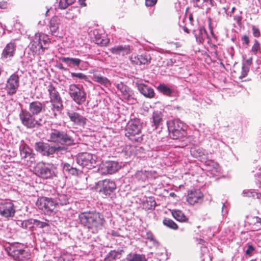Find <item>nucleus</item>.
Segmentation results:
<instances>
[{"label": "nucleus", "instance_id": "nucleus-1", "mask_svg": "<svg viewBox=\"0 0 261 261\" xmlns=\"http://www.w3.org/2000/svg\"><path fill=\"white\" fill-rule=\"evenodd\" d=\"M78 218L80 223L92 233H97L102 230L106 223L103 215L95 210L82 212Z\"/></svg>", "mask_w": 261, "mask_h": 261}, {"label": "nucleus", "instance_id": "nucleus-2", "mask_svg": "<svg viewBox=\"0 0 261 261\" xmlns=\"http://www.w3.org/2000/svg\"><path fill=\"white\" fill-rule=\"evenodd\" d=\"M47 92L51 103V109L48 110L49 113L47 115L51 118H57L58 115L56 111L61 112L63 109L62 98L56 88L51 83L47 87Z\"/></svg>", "mask_w": 261, "mask_h": 261}, {"label": "nucleus", "instance_id": "nucleus-3", "mask_svg": "<svg viewBox=\"0 0 261 261\" xmlns=\"http://www.w3.org/2000/svg\"><path fill=\"white\" fill-rule=\"evenodd\" d=\"M141 129L142 125L138 119L131 120L125 128V135L132 142L141 143L143 140Z\"/></svg>", "mask_w": 261, "mask_h": 261}, {"label": "nucleus", "instance_id": "nucleus-4", "mask_svg": "<svg viewBox=\"0 0 261 261\" xmlns=\"http://www.w3.org/2000/svg\"><path fill=\"white\" fill-rule=\"evenodd\" d=\"M48 141L62 146H70L74 144L73 138L64 131H60L56 129L51 130L49 133Z\"/></svg>", "mask_w": 261, "mask_h": 261}, {"label": "nucleus", "instance_id": "nucleus-5", "mask_svg": "<svg viewBox=\"0 0 261 261\" xmlns=\"http://www.w3.org/2000/svg\"><path fill=\"white\" fill-rule=\"evenodd\" d=\"M35 115L26 109H21L19 117L23 125L27 128H39L42 124L34 117Z\"/></svg>", "mask_w": 261, "mask_h": 261}, {"label": "nucleus", "instance_id": "nucleus-6", "mask_svg": "<svg viewBox=\"0 0 261 261\" xmlns=\"http://www.w3.org/2000/svg\"><path fill=\"white\" fill-rule=\"evenodd\" d=\"M168 129L173 139H178L185 136L186 126L179 119H174L168 123Z\"/></svg>", "mask_w": 261, "mask_h": 261}, {"label": "nucleus", "instance_id": "nucleus-7", "mask_svg": "<svg viewBox=\"0 0 261 261\" xmlns=\"http://www.w3.org/2000/svg\"><path fill=\"white\" fill-rule=\"evenodd\" d=\"M36 150L42 155L49 156L54 154L56 152L66 151L67 148L65 146H50L49 144L44 142H37L35 144Z\"/></svg>", "mask_w": 261, "mask_h": 261}, {"label": "nucleus", "instance_id": "nucleus-8", "mask_svg": "<svg viewBox=\"0 0 261 261\" xmlns=\"http://www.w3.org/2000/svg\"><path fill=\"white\" fill-rule=\"evenodd\" d=\"M69 94L73 100L77 105H81L86 100V93L76 84H71L69 87Z\"/></svg>", "mask_w": 261, "mask_h": 261}, {"label": "nucleus", "instance_id": "nucleus-9", "mask_svg": "<svg viewBox=\"0 0 261 261\" xmlns=\"http://www.w3.org/2000/svg\"><path fill=\"white\" fill-rule=\"evenodd\" d=\"M36 204L39 210L43 211L45 214L48 215H50L53 213L56 205L52 199L45 197L39 198Z\"/></svg>", "mask_w": 261, "mask_h": 261}, {"label": "nucleus", "instance_id": "nucleus-10", "mask_svg": "<svg viewBox=\"0 0 261 261\" xmlns=\"http://www.w3.org/2000/svg\"><path fill=\"white\" fill-rule=\"evenodd\" d=\"M34 172L37 176L43 179H50L55 176L52 169L43 162L37 164L34 168Z\"/></svg>", "mask_w": 261, "mask_h": 261}, {"label": "nucleus", "instance_id": "nucleus-11", "mask_svg": "<svg viewBox=\"0 0 261 261\" xmlns=\"http://www.w3.org/2000/svg\"><path fill=\"white\" fill-rule=\"evenodd\" d=\"M76 163L87 169H91L95 167L96 161L92 154L88 152L79 153L76 158Z\"/></svg>", "mask_w": 261, "mask_h": 261}, {"label": "nucleus", "instance_id": "nucleus-12", "mask_svg": "<svg viewBox=\"0 0 261 261\" xmlns=\"http://www.w3.org/2000/svg\"><path fill=\"white\" fill-rule=\"evenodd\" d=\"M19 86V77L16 73L12 74L7 80L6 85L7 93L9 95H13L16 93Z\"/></svg>", "mask_w": 261, "mask_h": 261}, {"label": "nucleus", "instance_id": "nucleus-13", "mask_svg": "<svg viewBox=\"0 0 261 261\" xmlns=\"http://www.w3.org/2000/svg\"><path fill=\"white\" fill-rule=\"evenodd\" d=\"M203 194L199 189H193L188 191L186 200L190 205L202 203L203 201Z\"/></svg>", "mask_w": 261, "mask_h": 261}, {"label": "nucleus", "instance_id": "nucleus-14", "mask_svg": "<svg viewBox=\"0 0 261 261\" xmlns=\"http://www.w3.org/2000/svg\"><path fill=\"white\" fill-rule=\"evenodd\" d=\"M70 121L75 127H84L86 124L88 119L79 113L74 111H68L67 112Z\"/></svg>", "mask_w": 261, "mask_h": 261}, {"label": "nucleus", "instance_id": "nucleus-15", "mask_svg": "<svg viewBox=\"0 0 261 261\" xmlns=\"http://www.w3.org/2000/svg\"><path fill=\"white\" fill-rule=\"evenodd\" d=\"M120 167L117 162L107 161L101 164L99 170L102 174H112L117 172Z\"/></svg>", "mask_w": 261, "mask_h": 261}, {"label": "nucleus", "instance_id": "nucleus-16", "mask_svg": "<svg viewBox=\"0 0 261 261\" xmlns=\"http://www.w3.org/2000/svg\"><path fill=\"white\" fill-rule=\"evenodd\" d=\"M15 213L14 204L10 201H3L0 203V215L4 217H12Z\"/></svg>", "mask_w": 261, "mask_h": 261}, {"label": "nucleus", "instance_id": "nucleus-17", "mask_svg": "<svg viewBox=\"0 0 261 261\" xmlns=\"http://www.w3.org/2000/svg\"><path fill=\"white\" fill-rule=\"evenodd\" d=\"M13 258L19 261H28L30 258L31 254L30 252L24 249H15L13 246L10 248L9 252Z\"/></svg>", "mask_w": 261, "mask_h": 261}, {"label": "nucleus", "instance_id": "nucleus-18", "mask_svg": "<svg viewBox=\"0 0 261 261\" xmlns=\"http://www.w3.org/2000/svg\"><path fill=\"white\" fill-rule=\"evenodd\" d=\"M48 48L47 46H43L40 38L32 41L30 44V50L33 52L34 56L43 55L45 49Z\"/></svg>", "mask_w": 261, "mask_h": 261}, {"label": "nucleus", "instance_id": "nucleus-19", "mask_svg": "<svg viewBox=\"0 0 261 261\" xmlns=\"http://www.w3.org/2000/svg\"><path fill=\"white\" fill-rule=\"evenodd\" d=\"M116 188V186L114 181L106 179L102 181V187L100 192L107 196L113 192Z\"/></svg>", "mask_w": 261, "mask_h": 261}, {"label": "nucleus", "instance_id": "nucleus-20", "mask_svg": "<svg viewBox=\"0 0 261 261\" xmlns=\"http://www.w3.org/2000/svg\"><path fill=\"white\" fill-rule=\"evenodd\" d=\"M16 50V45L14 43L10 42L5 47L2 54L4 59L10 60L14 56Z\"/></svg>", "mask_w": 261, "mask_h": 261}, {"label": "nucleus", "instance_id": "nucleus-21", "mask_svg": "<svg viewBox=\"0 0 261 261\" xmlns=\"http://www.w3.org/2000/svg\"><path fill=\"white\" fill-rule=\"evenodd\" d=\"M110 50L113 54L124 56L130 54V47L129 45H119L112 47Z\"/></svg>", "mask_w": 261, "mask_h": 261}, {"label": "nucleus", "instance_id": "nucleus-22", "mask_svg": "<svg viewBox=\"0 0 261 261\" xmlns=\"http://www.w3.org/2000/svg\"><path fill=\"white\" fill-rule=\"evenodd\" d=\"M137 88L140 93L145 97L149 98L154 97L155 93L153 89L144 84H137Z\"/></svg>", "mask_w": 261, "mask_h": 261}, {"label": "nucleus", "instance_id": "nucleus-23", "mask_svg": "<svg viewBox=\"0 0 261 261\" xmlns=\"http://www.w3.org/2000/svg\"><path fill=\"white\" fill-rule=\"evenodd\" d=\"M45 105L39 101H34L29 105V112L35 115H38L45 110Z\"/></svg>", "mask_w": 261, "mask_h": 261}, {"label": "nucleus", "instance_id": "nucleus-24", "mask_svg": "<svg viewBox=\"0 0 261 261\" xmlns=\"http://www.w3.org/2000/svg\"><path fill=\"white\" fill-rule=\"evenodd\" d=\"M124 253L123 249L118 250H111L106 256L103 261H114L117 259H120L122 254Z\"/></svg>", "mask_w": 261, "mask_h": 261}, {"label": "nucleus", "instance_id": "nucleus-25", "mask_svg": "<svg viewBox=\"0 0 261 261\" xmlns=\"http://www.w3.org/2000/svg\"><path fill=\"white\" fill-rule=\"evenodd\" d=\"M150 57L146 55H137L130 58L131 62L137 65H145L150 62Z\"/></svg>", "mask_w": 261, "mask_h": 261}, {"label": "nucleus", "instance_id": "nucleus-26", "mask_svg": "<svg viewBox=\"0 0 261 261\" xmlns=\"http://www.w3.org/2000/svg\"><path fill=\"white\" fill-rule=\"evenodd\" d=\"M196 40L199 43H203L205 38L207 36V33L204 28L200 27L194 31Z\"/></svg>", "mask_w": 261, "mask_h": 261}, {"label": "nucleus", "instance_id": "nucleus-27", "mask_svg": "<svg viewBox=\"0 0 261 261\" xmlns=\"http://www.w3.org/2000/svg\"><path fill=\"white\" fill-rule=\"evenodd\" d=\"M92 80H93V81L106 87L111 85V83L110 81L108 79V78L102 76L101 75L97 73V72H94L93 73Z\"/></svg>", "mask_w": 261, "mask_h": 261}, {"label": "nucleus", "instance_id": "nucleus-28", "mask_svg": "<svg viewBox=\"0 0 261 261\" xmlns=\"http://www.w3.org/2000/svg\"><path fill=\"white\" fill-rule=\"evenodd\" d=\"M60 60L70 67H79L82 62V60L78 58L61 57L60 58Z\"/></svg>", "mask_w": 261, "mask_h": 261}, {"label": "nucleus", "instance_id": "nucleus-29", "mask_svg": "<svg viewBox=\"0 0 261 261\" xmlns=\"http://www.w3.org/2000/svg\"><path fill=\"white\" fill-rule=\"evenodd\" d=\"M60 24V19L57 16H53L49 21V28L52 34L57 32Z\"/></svg>", "mask_w": 261, "mask_h": 261}, {"label": "nucleus", "instance_id": "nucleus-30", "mask_svg": "<svg viewBox=\"0 0 261 261\" xmlns=\"http://www.w3.org/2000/svg\"><path fill=\"white\" fill-rule=\"evenodd\" d=\"M80 9L78 7H73L68 9L65 13L64 17L68 20H71L76 18L80 13Z\"/></svg>", "mask_w": 261, "mask_h": 261}, {"label": "nucleus", "instance_id": "nucleus-31", "mask_svg": "<svg viewBox=\"0 0 261 261\" xmlns=\"http://www.w3.org/2000/svg\"><path fill=\"white\" fill-rule=\"evenodd\" d=\"M126 261H147V258L144 254L134 253L127 255Z\"/></svg>", "mask_w": 261, "mask_h": 261}, {"label": "nucleus", "instance_id": "nucleus-32", "mask_svg": "<svg viewBox=\"0 0 261 261\" xmlns=\"http://www.w3.org/2000/svg\"><path fill=\"white\" fill-rule=\"evenodd\" d=\"M172 215L177 221L180 222H187L189 219L180 210H174L172 212Z\"/></svg>", "mask_w": 261, "mask_h": 261}, {"label": "nucleus", "instance_id": "nucleus-33", "mask_svg": "<svg viewBox=\"0 0 261 261\" xmlns=\"http://www.w3.org/2000/svg\"><path fill=\"white\" fill-rule=\"evenodd\" d=\"M63 171L67 173L68 175L72 176H78L79 170L76 168L73 167L69 163L64 164L63 167Z\"/></svg>", "mask_w": 261, "mask_h": 261}, {"label": "nucleus", "instance_id": "nucleus-34", "mask_svg": "<svg viewBox=\"0 0 261 261\" xmlns=\"http://www.w3.org/2000/svg\"><path fill=\"white\" fill-rule=\"evenodd\" d=\"M249 225L252 231H256L261 228V218L258 217H253L250 220Z\"/></svg>", "mask_w": 261, "mask_h": 261}, {"label": "nucleus", "instance_id": "nucleus-35", "mask_svg": "<svg viewBox=\"0 0 261 261\" xmlns=\"http://www.w3.org/2000/svg\"><path fill=\"white\" fill-rule=\"evenodd\" d=\"M20 153L22 158H31L32 156V150L26 144L21 147Z\"/></svg>", "mask_w": 261, "mask_h": 261}, {"label": "nucleus", "instance_id": "nucleus-36", "mask_svg": "<svg viewBox=\"0 0 261 261\" xmlns=\"http://www.w3.org/2000/svg\"><path fill=\"white\" fill-rule=\"evenodd\" d=\"M163 224L167 227L174 230H176L178 229V225L173 220L168 218H165L163 219Z\"/></svg>", "mask_w": 261, "mask_h": 261}, {"label": "nucleus", "instance_id": "nucleus-37", "mask_svg": "<svg viewBox=\"0 0 261 261\" xmlns=\"http://www.w3.org/2000/svg\"><path fill=\"white\" fill-rule=\"evenodd\" d=\"M155 205V201L151 197H149L143 202V208L146 210L154 209Z\"/></svg>", "mask_w": 261, "mask_h": 261}, {"label": "nucleus", "instance_id": "nucleus-38", "mask_svg": "<svg viewBox=\"0 0 261 261\" xmlns=\"http://www.w3.org/2000/svg\"><path fill=\"white\" fill-rule=\"evenodd\" d=\"M153 122L156 127L159 126L162 122V114L160 112H154L152 115Z\"/></svg>", "mask_w": 261, "mask_h": 261}, {"label": "nucleus", "instance_id": "nucleus-39", "mask_svg": "<svg viewBox=\"0 0 261 261\" xmlns=\"http://www.w3.org/2000/svg\"><path fill=\"white\" fill-rule=\"evenodd\" d=\"M157 88L161 93L168 96H170L173 92L171 89L164 84H160Z\"/></svg>", "mask_w": 261, "mask_h": 261}, {"label": "nucleus", "instance_id": "nucleus-40", "mask_svg": "<svg viewBox=\"0 0 261 261\" xmlns=\"http://www.w3.org/2000/svg\"><path fill=\"white\" fill-rule=\"evenodd\" d=\"M68 203V198L66 195L59 194L58 195L56 199V204L64 205H66Z\"/></svg>", "mask_w": 261, "mask_h": 261}, {"label": "nucleus", "instance_id": "nucleus-41", "mask_svg": "<svg viewBox=\"0 0 261 261\" xmlns=\"http://www.w3.org/2000/svg\"><path fill=\"white\" fill-rule=\"evenodd\" d=\"M213 0H203L201 4H197L198 7L201 9L210 10L214 6Z\"/></svg>", "mask_w": 261, "mask_h": 261}, {"label": "nucleus", "instance_id": "nucleus-42", "mask_svg": "<svg viewBox=\"0 0 261 261\" xmlns=\"http://www.w3.org/2000/svg\"><path fill=\"white\" fill-rule=\"evenodd\" d=\"M75 0H59V7L61 9H65L68 6L72 4Z\"/></svg>", "mask_w": 261, "mask_h": 261}, {"label": "nucleus", "instance_id": "nucleus-43", "mask_svg": "<svg viewBox=\"0 0 261 261\" xmlns=\"http://www.w3.org/2000/svg\"><path fill=\"white\" fill-rule=\"evenodd\" d=\"M251 51L254 55H256L258 53H261L260 45L257 40H254V42L252 46Z\"/></svg>", "mask_w": 261, "mask_h": 261}, {"label": "nucleus", "instance_id": "nucleus-44", "mask_svg": "<svg viewBox=\"0 0 261 261\" xmlns=\"http://www.w3.org/2000/svg\"><path fill=\"white\" fill-rule=\"evenodd\" d=\"M32 221H33V222H31L32 223H33L36 227L40 228H43L46 226H49L48 223H47L46 222H41L39 220H37L36 219L32 220Z\"/></svg>", "mask_w": 261, "mask_h": 261}, {"label": "nucleus", "instance_id": "nucleus-45", "mask_svg": "<svg viewBox=\"0 0 261 261\" xmlns=\"http://www.w3.org/2000/svg\"><path fill=\"white\" fill-rule=\"evenodd\" d=\"M136 177L139 181H144L147 179V176L145 172L138 171L136 173Z\"/></svg>", "mask_w": 261, "mask_h": 261}, {"label": "nucleus", "instance_id": "nucleus-46", "mask_svg": "<svg viewBox=\"0 0 261 261\" xmlns=\"http://www.w3.org/2000/svg\"><path fill=\"white\" fill-rule=\"evenodd\" d=\"M71 76L72 77H76L79 79L84 80L85 81H87L88 79V77L86 75H85L84 74L81 73V72H79V73L72 72L71 73Z\"/></svg>", "mask_w": 261, "mask_h": 261}, {"label": "nucleus", "instance_id": "nucleus-47", "mask_svg": "<svg viewBox=\"0 0 261 261\" xmlns=\"http://www.w3.org/2000/svg\"><path fill=\"white\" fill-rule=\"evenodd\" d=\"M95 42L96 44L100 45L101 46H106L108 43V41L101 39L100 37H95Z\"/></svg>", "mask_w": 261, "mask_h": 261}, {"label": "nucleus", "instance_id": "nucleus-48", "mask_svg": "<svg viewBox=\"0 0 261 261\" xmlns=\"http://www.w3.org/2000/svg\"><path fill=\"white\" fill-rule=\"evenodd\" d=\"M121 86L120 90L121 91V93L124 96H125L127 97H128L129 96V94L128 93V88L126 86H124L123 85H121V86H118V88Z\"/></svg>", "mask_w": 261, "mask_h": 261}, {"label": "nucleus", "instance_id": "nucleus-49", "mask_svg": "<svg viewBox=\"0 0 261 261\" xmlns=\"http://www.w3.org/2000/svg\"><path fill=\"white\" fill-rule=\"evenodd\" d=\"M252 34L254 37L258 38L260 36L259 29L255 25H252Z\"/></svg>", "mask_w": 261, "mask_h": 261}, {"label": "nucleus", "instance_id": "nucleus-50", "mask_svg": "<svg viewBox=\"0 0 261 261\" xmlns=\"http://www.w3.org/2000/svg\"><path fill=\"white\" fill-rule=\"evenodd\" d=\"M135 150V147L133 146L127 145L125 147L126 154L130 156Z\"/></svg>", "mask_w": 261, "mask_h": 261}, {"label": "nucleus", "instance_id": "nucleus-51", "mask_svg": "<svg viewBox=\"0 0 261 261\" xmlns=\"http://www.w3.org/2000/svg\"><path fill=\"white\" fill-rule=\"evenodd\" d=\"M158 0H145V5L147 7H152L154 6Z\"/></svg>", "mask_w": 261, "mask_h": 261}, {"label": "nucleus", "instance_id": "nucleus-52", "mask_svg": "<svg viewBox=\"0 0 261 261\" xmlns=\"http://www.w3.org/2000/svg\"><path fill=\"white\" fill-rule=\"evenodd\" d=\"M249 71V69L247 67H245L243 66L242 67V72L241 75L240 76V79H242L243 77H245Z\"/></svg>", "mask_w": 261, "mask_h": 261}, {"label": "nucleus", "instance_id": "nucleus-53", "mask_svg": "<svg viewBox=\"0 0 261 261\" xmlns=\"http://www.w3.org/2000/svg\"><path fill=\"white\" fill-rule=\"evenodd\" d=\"M146 238L147 240L150 241H153L154 240V235L151 231L146 232Z\"/></svg>", "mask_w": 261, "mask_h": 261}, {"label": "nucleus", "instance_id": "nucleus-54", "mask_svg": "<svg viewBox=\"0 0 261 261\" xmlns=\"http://www.w3.org/2000/svg\"><path fill=\"white\" fill-rule=\"evenodd\" d=\"M8 3L7 2H0V8L7 9L8 8Z\"/></svg>", "mask_w": 261, "mask_h": 261}, {"label": "nucleus", "instance_id": "nucleus-55", "mask_svg": "<svg viewBox=\"0 0 261 261\" xmlns=\"http://www.w3.org/2000/svg\"><path fill=\"white\" fill-rule=\"evenodd\" d=\"M242 40L247 45L249 43V38L247 35H244L242 37Z\"/></svg>", "mask_w": 261, "mask_h": 261}, {"label": "nucleus", "instance_id": "nucleus-56", "mask_svg": "<svg viewBox=\"0 0 261 261\" xmlns=\"http://www.w3.org/2000/svg\"><path fill=\"white\" fill-rule=\"evenodd\" d=\"M253 250H254V248L252 246L250 245L248 246V249L246 251V253L247 254H250L251 253V252Z\"/></svg>", "mask_w": 261, "mask_h": 261}, {"label": "nucleus", "instance_id": "nucleus-57", "mask_svg": "<svg viewBox=\"0 0 261 261\" xmlns=\"http://www.w3.org/2000/svg\"><path fill=\"white\" fill-rule=\"evenodd\" d=\"M234 20L237 21L238 24L241 23L242 20V17L240 16H237L234 17Z\"/></svg>", "mask_w": 261, "mask_h": 261}, {"label": "nucleus", "instance_id": "nucleus-58", "mask_svg": "<svg viewBox=\"0 0 261 261\" xmlns=\"http://www.w3.org/2000/svg\"><path fill=\"white\" fill-rule=\"evenodd\" d=\"M183 30L188 34L190 33L189 30L186 27L183 28Z\"/></svg>", "mask_w": 261, "mask_h": 261}, {"label": "nucleus", "instance_id": "nucleus-59", "mask_svg": "<svg viewBox=\"0 0 261 261\" xmlns=\"http://www.w3.org/2000/svg\"><path fill=\"white\" fill-rule=\"evenodd\" d=\"M189 19L192 21L193 20V15L192 14H190L189 15Z\"/></svg>", "mask_w": 261, "mask_h": 261}, {"label": "nucleus", "instance_id": "nucleus-60", "mask_svg": "<svg viewBox=\"0 0 261 261\" xmlns=\"http://www.w3.org/2000/svg\"><path fill=\"white\" fill-rule=\"evenodd\" d=\"M193 1L195 3H196L197 4H198L200 1V0H193Z\"/></svg>", "mask_w": 261, "mask_h": 261}, {"label": "nucleus", "instance_id": "nucleus-61", "mask_svg": "<svg viewBox=\"0 0 261 261\" xmlns=\"http://www.w3.org/2000/svg\"><path fill=\"white\" fill-rule=\"evenodd\" d=\"M42 41L43 42L44 45H45L46 43H48V41L45 40L44 39L42 40Z\"/></svg>", "mask_w": 261, "mask_h": 261}, {"label": "nucleus", "instance_id": "nucleus-62", "mask_svg": "<svg viewBox=\"0 0 261 261\" xmlns=\"http://www.w3.org/2000/svg\"><path fill=\"white\" fill-rule=\"evenodd\" d=\"M235 9H236L235 7H233V8H232V9H231V12H232V13H233V12H234V10H235Z\"/></svg>", "mask_w": 261, "mask_h": 261}, {"label": "nucleus", "instance_id": "nucleus-63", "mask_svg": "<svg viewBox=\"0 0 261 261\" xmlns=\"http://www.w3.org/2000/svg\"><path fill=\"white\" fill-rule=\"evenodd\" d=\"M211 33H212V34L213 35V32L212 31Z\"/></svg>", "mask_w": 261, "mask_h": 261}, {"label": "nucleus", "instance_id": "nucleus-64", "mask_svg": "<svg viewBox=\"0 0 261 261\" xmlns=\"http://www.w3.org/2000/svg\"><path fill=\"white\" fill-rule=\"evenodd\" d=\"M251 261H256V260H251Z\"/></svg>", "mask_w": 261, "mask_h": 261}]
</instances>
